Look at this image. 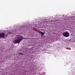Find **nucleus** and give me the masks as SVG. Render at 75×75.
<instances>
[{"label":"nucleus","mask_w":75,"mask_h":75,"mask_svg":"<svg viewBox=\"0 0 75 75\" xmlns=\"http://www.w3.org/2000/svg\"><path fill=\"white\" fill-rule=\"evenodd\" d=\"M18 37H17V38L18 39L15 40L13 42V43L14 44H18V43H20L21 40H23V37L21 35H18Z\"/></svg>","instance_id":"1"},{"label":"nucleus","mask_w":75,"mask_h":75,"mask_svg":"<svg viewBox=\"0 0 75 75\" xmlns=\"http://www.w3.org/2000/svg\"><path fill=\"white\" fill-rule=\"evenodd\" d=\"M62 34L63 36H64V37H68L70 35L69 33L68 32L63 33Z\"/></svg>","instance_id":"2"},{"label":"nucleus","mask_w":75,"mask_h":75,"mask_svg":"<svg viewBox=\"0 0 75 75\" xmlns=\"http://www.w3.org/2000/svg\"><path fill=\"white\" fill-rule=\"evenodd\" d=\"M5 37V34L4 33H0V38H4Z\"/></svg>","instance_id":"3"},{"label":"nucleus","mask_w":75,"mask_h":75,"mask_svg":"<svg viewBox=\"0 0 75 75\" xmlns=\"http://www.w3.org/2000/svg\"><path fill=\"white\" fill-rule=\"evenodd\" d=\"M41 34H42V35H44V33L42 32H40Z\"/></svg>","instance_id":"4"},{"label":"nucleus","mask_w":75,"mask_h":75,"mask_svg":"<svg viewBox=\"0 0 75 75\" xmlns=\"http://www.w3.org/2000/svg\"><path fill=\"white\" fill-rule=\"evenodd\" d=\"M18 54H21V55H24V54L21 53L20 52L18 53Z\"/></svg>","instance_id":"5"},{"label":"nucleus","mask_w":75,"mask_h":75,"mask_svg":"<svg viewBox=\"0 0 75 75\" xmlns=\"http://www.w3.org/2000/svg\"><path fill=\"white\" fill-rule=\"evenodd\" d=\"M43 74H45V72H44L43 73Z\"/></svg>","instance_id":"6"}]
</instances>
